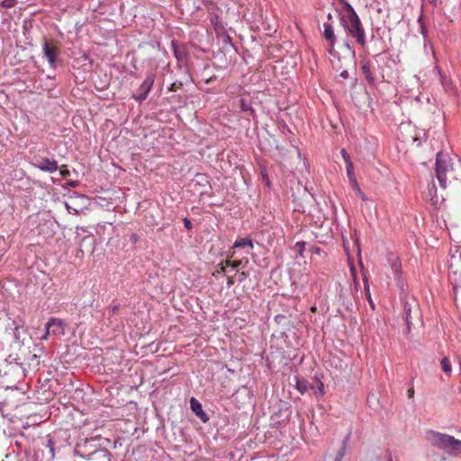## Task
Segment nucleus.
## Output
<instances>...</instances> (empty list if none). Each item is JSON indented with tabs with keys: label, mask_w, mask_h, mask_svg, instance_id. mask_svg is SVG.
<instances>
[{
	"label": "nucleus",
	"mask_w": 461,
	"mask_h": 461,
	"mask_svg": "<svg viewBox=\"0 0 461 461\" xmlns=\"http://www.w3.org/2000/svg\"><path fill=\"white\" fill-rule=\"evenodd\" d=\"M182 86L181 82H174L172 85H170L169 91L176 92V90L180 89Z\"/></svg>",
	"instance_id": "nucleus-26"
},
{
	"label": "nucleus",
	"mask_w": 461,
	"mask_h": 461,
	"mask_svg": "<svg viewBox=\"0 0 461 461\" xmlns=\"http://www.w3.org/2000/svg\"><path fill=\"white\" fill-rule=\"evenodd\" d=\"M191 409L194 412L195 416L200 418L201 421L206 423L209 420L207 414L202 410V405L195 398L191 399Z\"/></svg>",
	"instance_id": "nucleus-10"
},
{
	"label": "nucleus",
	"mask_w": 461,
	"mask_h": 461,
	"mask_svg": "<svg viewBox=\"0 0 461 461\" xmlns=\"http://www.w3.org/2000/svg\"><path fill=\"white\" fill-rule=\"evenodd\" d=\"M436 177L444 190L456 191L461 186V158L439 151L436 158Z\"/></svg>",
	"instance_id": "nucleus-1"
},
{
	"label": "nucleus",
	"mask_w": 461,
	"mask_h": 461,
	"mask_svg": "<svg viewBox=\"0 0 461 461\" xmlns=\"http://www.w3.org/2000/svg\"><path fill=\"white\" fill-rule=\"evenodd\" d=\"M365 291H366V298H367L368 305H370L371 309H375L374 302L371 299V294H369L368 285H365Z\"/></svg>",
	"instance_id": "nucleus-21"
},
{
	"label": "nucleus",
	"mask_w": 461,
	"mask_h": 461,
	"mask_svg": "<svg viewBox=\"0 0 461 461\" xmlns=\"http://www.w3.org/2000/svg\"><path fill=\"white\" fill-rule=\"evenodd\" d=\"M234 257V251L230 252L227 256V259L224 261L220 262V264H224L226 267H230L233 269H239L240 267L242 265V260H231Z\"/></svg>",
	"instance_id": "nucleus-13"
},
{
	"label": "nucleus",
	"mask_w": 461,
	"mask_h": 461,
	"mask_svg": "<svg viewBox=\"0 0 461 461\" xmlns=\"http://www.w3.org/2000/svg\"><path fill=\"white\" fill-rule=\"evenodd\" d=\"M412 141H417V137H411Z\"/></svg>",
	"instance_id": "nucleus-39"
},
{
	"label": "nucleus",
	"mask_w": 461,
	"mask_h": 461,
	"mask_svg": "<svg viewBox=\"0 0 461 461\" xmlns=\"http://www.w3.org/2000/svg\"><path fill=\"white\" fill-rule=\"evenodd\" d=\"M429 196H430L431 204L434 206H438L440 203H442L443 200H445L443 195H438L437 194L435 185H431V186L429 187Z\"/></svg>",
	"instance_id": "nucleus-12"
},
{
	"label": "nucleus",
	"mask_w": 461,
	"mask_h": 461,
	"mask_svg": "<svg viewBox=\"0 0 461 461\" xmlns=\"http://www.w3.org/2000/svg\"><path fill=\"white\" fill-rule=\"evenodd\" d=\"M420 30H422V34L424 35V27L420 25Z\"/></svg>",
	"instance_id": "nucleus-38"
},
{
	"label": "nucleus",
	"mask_w": 461,
	"mask_h": 461,
	"mask_svg": "<svg viewBox=\"0 0 461 461\" xmlns=\"http://www.w3.org/2000/svg\"><path fill=\"white\" fill-rule=\"evenodd\" d=\"M154 84V76L152 74H149L146 76L145 80H143L142 85H140V94L135 96V100L141 102L146 99L149 91L151 90V86Z\"/></svg>",
	"instance_id": "nucleus-9"
},
{
	"label": "nucleus",
	"mask_w": 461,
	"mask_h": 461,
	"mask_svg": "<svg viewBox=\"0 0 461 461\" xmlns=\"http://www.w3.org/2000/svg\"><path fill=\"white\" fill-rule=\"evenodd\" d=\"M234 285L233 276H228L227 278V285L228 287H230Z\"/></svg>",
	"instance_id": "nucleus-29"
},
{
	"label": "nucleus",
	"mask_w": 461,
	"mask_h": 461,
	"mask_svg": "<svg viewBox=\"0 0 461 461\" xmlns=\"http://www.w3.org/2000/svg\"><path fill=\"white\" fill-rule=\"evenodd\" d=\"M439 366H441L442 372L446 373L447 375H450L451 364L447 357H442L441 362H439Z\"/></svg>",
	"instance_id": "nucleus-16"
},
{
	"label": "nucleus",
	"mask_w": 461,
	"mask_h": 461,
	"mask_svg": "<svg viewBox=\"0 0 461 461\" xmlns=\"http://www.w3.org/2000/svg\"><path fill=\"white\" fill-rule=\"evenodd\" d=\"M240 277H241V281H243L248 277V274L243 271L240 273Z\"/></svg>",
	"instance_id": "nucleus-32"
},
{
	"label": "nucleus",
	"mask_w": 461,
	"mask_h": 461,
	"mask_svg": "<svg viewBox=\"0 0 461 461\" xmlns=\"http://www.w3.org/2000/svg\"><path fill=\"white\" fill-rule=\"evenodd\" d=\"M88 461H111V454L105 449H98L88 456Z\"/></svg>",
	"instance_id": "nucleus-11"
},
{
	"label": "nucleus",
	"mask_w": 461,
	"mask_h": 461,
	"mask_svg": "<svg viewBox=\"0 0 461 461\" xmlns=\"http://www.w3.org/2000/svg\"><path fill=\"white\" fill-rule=\"evenodd\" d=\"M296 386H297V390H299V392H301L302 393L303 392H305V390H306V386L303 383H301V382H297V385Z\"/></svg>",
	"instance_id": "nucleus-28"
},
{
	"label": "nucleus",
	"mask_w": 461,
	"mask_h": 461,
	"mask_svg": "<svg viewBox=\"0 0 461 461\" xmlns=\"http://www.w3.org/2000/svg\"><path fill=\"white\" fill-rule=\"evenodd\" d=\"M429 2H430L431 4H435L437 3V0H429Z\"/></svg>",
	"instance_id": "nucleus-37"
},
{
	"label": "nucleus",
	"mask_w": 461,
	"mask_h": 461,
	"mask_svg": "<svg viewBox=\"0 0 461 461\" xmlns=\"http://www.w3.org/2000/svg\"><path fill=\"white\" fill-rule=\"evenodd\" d=\"M442 87H444L447 92L453 90V85H451L450 80L447 78H442Z\"/></svg>",
	"instance_id": "nucleus-22"
},
{
	"label": "nucleus",
	"mask_w": 461,
	"mask_h": 461,
	"mask_svg": "<svg viewBox=\"0 0 461 461\" xmlns=\"http://www.w3.org/2000/svg\"><path fill=\"white\" fill-rule=\"evenodd\" d=\"M185 228L190 229V221L185 220Z\"/></svg>",
	"instance_id": "nucleus-35"
},
{
	"label": "nucleus",
	"mask_w": 461,
	"mask_h": 461,
	"mask_svg": "<svg viewBox=\"0 0 461 461\" xmlns=\"http://www.w3.org/2000/svg\"><path fill=\"white\" fill-rule=\"evenodd\" d=\"M60 54V48L58 42L54 41L46 40L43 42V55L47 59L50 66L54 67L59 55Z\"/></svg>",
	"instance_id": "nucleus-5"
},
{
	"label": "nucleus",
	"mask_w": 461,
	"mask_h": 461,
	"mask_svg": "<svg viewBox=\"0 0 461 461\" xmlns=\"http://www.w3.org/2000/svg\"><path fill=\"white\" fill-rule=\"evenodd\" d=\"M346 455V440L343 441L342 447H340L339 450H338L337 455H335V461H341Z\"/></svg>",
	"instance_id": "nucleus-20"
},
{
	"label": "nucleus",
	"mask_w": 461,
	"mask_h": 461,
	"mask_svg": "<svg viewBox=\"0 0 461 461\" xmlns=\"http://www.w3.org/2000/svg\"><path fill=\"white\" fill-rule=\"evenodd\" d=\"M340 154H342L343 160H345L346 165H348V163H352V161L349 158L348 153L346 151L345 149L340 150Z\"/></svg>",
	"instance_id": "nucleus-25"
},
{
	"label": "nucleus",
	"mask_w": 461,
	"mask_h": 461,
	"mask_svg": "<svg viewBox=\"0 0 461 461\" xmlns=\"http://www.w3.org/2000/svg\"><path fill=\"white\" fill-rule=\"evenodd\" d=\"M323 36L324 41L329 43V53L333 54V48L335 47L336 36L335 32L333 31L332 24L330 23H323Z\"/></svg>",
	"instance_id": "nucleus-8"
},
{
	"label": "nucleus",
	"mask_w": 461,
	"mask_h": 461,
	"mask_svg": "<svg viewBox=\"0 0 461 461\" xmlns=\"http://www.w3.org/2000/svg\"><path fill=\"white\" fill-rule=\"evenodd\" d=\"M15 5V0H3L2 6L5 8H13Z\"/></svg>",
	"instance_id": "nucleus-23"
},
{
	"label": "nucleus",
	"mask_w": 461,
	"mask_h": 461,
	"mask_svg": "<svg viewBox=\"0 0 461 461\" xmlns=\"http://www.w3.org/2000/svg\"><path fill=\"white\" fill-rule=\"evenodd\" d=\"M327 20L331 21L332 20V14H327Z\"/></svg>",
	"instance_id": "nucleus-36"
},
{
	"label": "nucleus",
	"mask_w": 461,
	"mask_h": 461,
	"mask_svg": "<svg viewBox=\"0 0 461 461\" xmlns=\"http://www.w3.org/2000/svg\"><path fill=\"white\" fill-rule=\"evenodd\" d=\"M240 109L243 112H249L250 115H254V111L250 104L244 98L240 99Z\"/></svg>",
	"instance_id": "nucleus-18"
},
{
	"label": "nucleus",
	"mask_w": 461,
	"mask_h": 461,
	"mask_svg": "<svg viewBox=\"0 0 461 461\" xmlns=\"http://www.w3.org/2000/svg\"><path fill=\"white\" fill-rule=\"evenodd\" d=\"M346 14L340 16V24L348 31L349 36L360 45L366 46V31L360 22L359 16L356 14L354 8L349 4H345Z\"/></svg>",
	"instance_id": "nucleus-2"
},
{
	"label": "nucleus",
	"mask_w": 461,
	"mask_h": 461,
	"mask_svg": "<svg viewBox=\"0 0 461 461\" xmlns=\"http://www.w3.org/2000/svg\"><path fill=\"white\" fill-rule=\"evenodd\" d=\"M238 248H249L253 249V242L249 238H243L240 240H236L235 243H233V249Z\"/></svg>",
	"instance_id": "nucleus-14"
},
{
	"label": "nucleus",
	"mask_w": 461,
	"mask_h": 461,
	"mask_svg": "<svg viewBox=\"0 0 461 461\" xmlns=\"http://www.w3.org/2000/svg\"><path fill=\"white\" fill-rule=\"evenodd\" d=\"M59 173H60V176H62V177L69 176V170L67 169V166L66 165L60 166Z\"/></svg>",
	"instance_id": "nucleus-24"
},
{
	"label": "nucleus",
	"mask_w": 461,
	"mask_h": 461,
	"mask_svg": "<svg viewBox=\"0 0 461 461\" xmlns=\"http://www.w3.org/2000/svg\"><path fill=\"white\" fill-rule=\"evenodd\" d=\"M50 334L59 336L64 334V323L63 321L57 318L50 319L46 324V333L41 337L42 339L46 340Z\"/></svg>",
	"instance_id": "nucleus-6"
},
{
	"label": "nucleus",
	"mask_w": 461,
	"mask_h": 461,
	"mask_svg": "<svg viewBox=\"0 0 461 461\" xmlns=\"http://www.w3.org/2000/svg\"><path fill=\"white\" fill-rule=\"evenodd\" d=\"M17 330H19V327L14 328V337H18L19 333H17Z\"/></svg>",
	"instance_id": "nucleus-33"
},
{
	"label": "nucleus",
	"mask_w": 461,
	"mask_h": 461,
	"mask_svg": "<svg viewBox=\"0 0 461 461\" xmlns=\"http://www.w3.org/2000/svg\"><path fill=\"white\" fill-rule=\"evenodd\" d=\"M346 172H348V177L349 182L356 181L354 165L352 163L346 164Z\"/></svg>",
	"instance_id": "nucleus-19"
},
{
	"label": "nucleus",
	"mask_w": 461,
	"mask_h": 461,
	"mask_svg": "<svg viewBox=\"0 0 461 461\" xmlns=\"http://www.w3.org/2000/svg\"><path fill=\"white\" fill-rule=\"evenodd\" d=\"M369 68H371V64L369 63V61H365L362 63V67H360V69H362L363 75H365L366 77V80L373 82L374 77L371 75Z\"/></svg>",
	"instance_id": "nucleus-15"
},
{
	"label": "nucleus",
	"mask_w": 461,
	"mask_h": 461,
	"mask_svg": "<svg viewBox=\"0 0 461 461\" xmlns=\"http://www.w3.org/2000/svg\"><path fill=\"white\" fill-rule=\"evenodd\" d=\"M130 240H131V242L135 243L138 240V236L136 234L130 236Z\"/></svg>",
	"instance_id": "nucleus-31"
},
{
	"label": "nucleus",
	"mask_w": 461,
	"mask_h": 461,
	"mask_svg": "<svg viewBox=\"0 0 461 461\" xmlns=\"http://www.w3.org/2000/svg\"><path fill=\"white\" fill-rule=\"evenodd\" d=\"M340 77L347 78V71H343L342 73H340Z\"/></svg>",
	"instance_id": "nucleus-34"
},
{
	"label": "nucleus",
	"mask_w": 461,
	"mask_h": 461,
	"mask_svg": "<svg viewBox=\"0 0 461 461\" xmlns=\"http://www.w3.org/2000/svg\"><path fill=\"white\" fill-rule=\"evenodd\" d=\"M116 312V306L113 308V312Z\"/></svg>",
	"instance_id": "nucleus-40"
},
{
	"label": "nucleus",
	"mask_w": 461,
	"mask_h": 461,
	"mask_svg": "<svg viewBox=\"0 0 461 461\" xmlns=\"http://www.w3.org/2000/svg\"><path fill=\"white\" fill-rule=\"evenodd\" d=\"M32 165L33 167L39 168V170L48 173H53L59 168L58 162L48 158H35Z\"/></svg>",
	"instance_id": "nucleus-7"
},
{
	"label": "nucleus",
	"mask_w": 461,
	"mask_h": 461,
	"mask_svg": "<svg viewBox=\"0 0 461 461\" xmlns=\"http://www.w3.org/2000/svg\"><path fill=\"white\" fill-rule=\"evenodd\" d=\"M407 397H409V399H411L413 397V388L412 387L407 389Z\"/></svg>",
	"instance_id": "nucleus-30"
},
{
	"label": "nucleus",
	"mask_w": 461,
	"mask_h": 461,
	"mask_svg": "<svg viewBox=\"0 0 461 461\" xmlns=\"http://www.w3.org/2000/svg\"><path fill=\"white\" fill-rule=\"evenodd\" d=\"M226 266L223 264L217 265L216 274H225Z\"/></svg>",
	"instance_id": "nucleus-27"
},
{
	"label": "nucleus",
	"mask_w": 461,
	"mask_h": 461,
	"mask_svg": "<svg viewBox=\"0 0 461 461\" xmlns=\"http://www.w3.org/2000/svg\"><path fill=\"white\" fill-rule=\"evenodd\" d=\"M349 185H351V187H353V191L355 192V194L358 195L360 200H362V201H366V195L360 190V186L357 184V181L349 182Z\"/></svg>",
	"instance_id": "nucleus-17"
},
{
	"label": "nucleus",
	"mask_w": 461,
	"mask_h": 461,
	"mask_svg": "<svg viewBox=\"0 0 461 461\" xmlns=\"http://www.w3.org/2000/svg\"><path fill=\"white\" fill-rule=\"evenodd\" d=\"M426 440L429 444L443 450L450 456H456L461 453V440L456 439L455 437L445 433H439L434 430L426 432Z\"/></svg>",
	"instance_id": "nucleus-3"
},
{
	"label": "nucleus",
	"mask_w": 461,
	"mask_h": 461,
	"mask_svg": "<svg viewBox=\"0 0 461 461\" xmlns=\"http://www.w3.org/2000/svg\"><path fill=\"white\" fill-rule=\"evenodd\" d=\"M386 263L390 269H392L393 276H394V281L397 283V286L400 287V289H403V280L402 279V264L399 257L395 253L390 252L386 256Z\"/></svg>",
	"instance_id": "nucleus-4"
}]
</instances>
